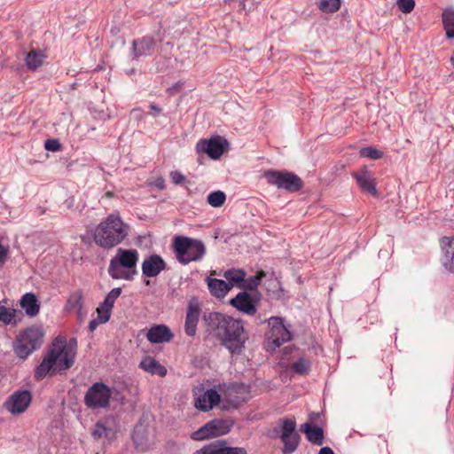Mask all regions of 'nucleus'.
<instances>
[{"instance_id":"20","label":"nucleus","mask_w":454,"mask_h":454,"mask_svg":"<svg viewBox=\"0 0 454 454\" xmlns=\"http://www.w3.org/2000/svg\"><path fill=\"white\" fill-rule=\"evenodd\" d=\"M230 304L243 314L253 316L256 313V306L247 292H240L230 301Z\"/></svg>"},{"instance_id":"44","label":"nucleus","mask_w":454,"mask_h":454,"mask_svg":"<svg viewBox=\"0 0 454 454\" xmlns=\"http://www.w3.org/2000/svg\"><path fill=\"white\" fill-rule=\"evenodd\" d=\"M170 178L175 184H181L185 180V176L179 171H172L170 173Z\"/></svg>"},{"instance_id":"19","label":"nucleus","mask_w":454,"mask_h":454,"mask_svg":"<svg viewBox=\"0 0 454 454\" xmlns=\"http://www.w3.org/2000/svg\"><path fill=\"white\" fill-rule=\"evenodd\" d=\"M121 294V288L115 287L106 294L103 302L100 303L97 309L100 323H106L109 320L114 304Z\"/></svg>"},{"instance_id":"49","label":"nucleus","mask_w":454,"mask_h":454,"mask_svg":"<svg viewBox=\"0 0 454 454\" xmlns=\"http://www.w3.org/2000/svg\"><path fill=\"white\" fill-rule=\"evenodd\" d=\"M150 108L154 112V114H159L161 112L160 107L153 104L150 105Z\"/></svg>"},{"instance_id":"27","label":"nucleus","mask_w":454,"mask_h":454,"mask_svg":"<svg viewBox=\"0 0 454 454\" xmlns=\"http://www.w3.org/2000/svg\"><path fill=\"white\" fill-rule=\"evenodd\" d=\"M301 431L306 434L309 442L317 445L323 444L324 431L320 427L311 423H305L301 427Z\"/></svg>"},{"instance_id":"6","label":"nucleus","mask_w":454,"mask_h":454,"mask_svg":"<svg viewBox=\"0 0 454 454\" xmlns=\"http://www.w3.org/2000/svg\"><path fill=\"white\" fill-rule=\"evenodd\" d=\"M44 333L42 327L31 326L20 333L14 341L15 354L22 359L39 348L43 343Z\"/></svg>"},{"instance_id":"35","label":"nucleus","mask_w":454,"mask_h":454,"mask_svg":"<svg viewBox=\"0 0 454 454\" xmlns=\"http://www.w3.org/2000/svg\"><path fill=\"white\" fill-rule=\"evenodd\" d=\"M340 5V0H318V7L323 12H335L339 10Z\"/></svg>"},{"instance_id":"2","label":"nucleus","mask_w":454,"mask_h":454,"mask_svg":"<svg viewBox=\"0 0 454 454\" xmlns=\"http://www.w3.org/2000/svg\"><path fill=\"white\" fill-rule=\"evenodd\" d=\"M73 342L75 344L74 340ZM74 355L75 352L71 343L67 345L63 338H56L47 355L36 367L35 378L43 380L50 372L55 373L69 369L74 364Z\"/></svg>"},{"instance_id":"43","label":"nucleus","mask_w":454,"mask_h":454,"mask_svg":"<svg viewBox=\"0 0 454 454\" xmlns=\"http://www.w3.org/2000/svg\"><path fill=\"white\" fill-rule=\"evenodd\" d=\"M44 147L47 151L57 152L60 149V144L57 139H47Z\"/></svg>"},{"instance_id":"39","label":"nucleus","mask_w":454,"mask_h":454,"mask_svg":"<svg viewBox=\"0 0 454 454\" xmlns=\"http://www.w3.org/2000/svg\"><path fill=\"white\" fill-rule=\"evenodd\" d=\"M360 156L364 158L378 160L383 156V153L372 146H367L360 150Z\"/></svg>"},{"instance_id":"11","label":"nucleus","mask_w":454,"mask_h":454,"mask_svg":"<svg viewBox=\"0 0 454 454\" xmlns=\"http://www.w3.org/2000/svg\"><path fill=\"white\" fill-rule=\"evenodd\" d=\"M296 422L292 419H286L282 422L281 428V441L284 444L282 452L283 454L294 453L299 446L300 435L295 431Z\"/></svg>"},{"instance_id":"34","label":"nucleus","mask_w":454,"mask_h":454,"mask_svg":"<svg viewBox=\"0 0 454 454\" xmlns=\"http://www.w3.org/2000/svg\"><path fill=\"white\" fill-rule=\"evenodd\" d=\"M225 200L226 195L222 191L210 192L207 198V203L214 207H219L223 206Z\"/></svg>"},{"instance_id":"51","label":"nucleus","mask_w":454,"mask_h":454,"mask_svg":"<svg viewBox=\"0 0 454 454\" xmlns=\"http://www.w3.org/2000/svg\"><path fill=\"white\" fill-rule=\"evenodd\" d=\"M450 62L454 66V53L452 54L451 58H450Z\"/></svg>"},{"instance_id":"37","label":"nucleus","mask_w":454,"mask_h":454,"mask_svg":"<svg viewBox=\"0 0 454 454\" xmlns=\"http://www.w3.org/2000/svg\"><path fill=\"white\" fill-rule=\"evenodd\" d=\"M264 273L261 272L255 276L249 277L247 278H245L241 285L242 289L246 290H254L260 285L262 278L264 277Z\"/></svg>"},{"instance_id":"48","label":"nucleus","mask_w":454,"mask_h":454,"mask_svg":"<svg viewBox=\"0 0 454 454\" xmlns=\"http://www.w3.org/2000/svg\"><path fill=\"white\" fill-rule=\"evenodd\" d=\"M318 454H334V452L333 451V450L330 448V447H323Z\"/></svg>"},{"instance_id":"30","label":"nucleus","mask_w":454,"mask_h":454,"mask_svg":"<svg viewBox=\"0 0 454 454\" xmlns=\"http://www.w3.org/2000/svg\"><path fill=\"white\" fill-rule=\"evenodd\" d=\"M246 272L243 270L239 269H231L226 270L223 273L224 278L227 280V284L231 286V289L233 286H238L241 288V285L245 280Z\"/></svg>"},{"instance_id":"50","label":"nucleus","mask_w":454,"mask_h":454,"mask_svg":"<svg viewBox=\"0 0 454 454\" xmlns=\"http://www.w3.org/2000/svg\"><path fill=\"white\" fill-rule=\"evenodd\" d=\"M156 185H157L160 189H163V188H164V180H163V179H159V180H157Z\"/></svg>"},{"instance_id":"18","label":"nucleus","mask_w":454,"mask_h":454,"mask_svg":"<svg viewBox=\"0 0 454 454\" xmlns=\"http://www.w3.org/2000/svg\"><path fill=\"white\" fill-rule=\"evenodd\" d=\"M141 268L144 276L153 278L166 269V262L160 255L153 254L145 258Z\"/></svg>"},{"instance_id":"42","label":"nucleus","mask_w":454,"mask_h":454,"mask_svg":"<svg viewBox=\"0 0 454 454\" xmlns=\"http://www.w3.org/2000/svg\"><path fill=\"white\" fill-rule=\"evenodd\" d=\"M219 454H247L243 448L226 447L219 442Z\"/></svg>"},{"instance_id":"5","label":"nucleus","mask_w":454,"mask_h":454,"mask_svg":"<svg viewBox=\"0 0 454 454\" xmlns=\"http://www.w3.org/2000/svg\"><path fill=\"white\" fill-rule=\"evenodd\" d=\"M173 248L177 261L183 265L201 261L207 251L205 244L200 239L185 236L175 237Z\"/></svg>"},{"instance_id":"28","label":"nucleus","mask_w":454,"mask_h":454,"mask_svg":"<svg viewBox=\"0 0 454 454\" xmlns=\"http://www.w3.org/2000/svg\"><path fill=\"white\" fill-rule=\"evenodd\" d=\"M210 294L216 298H223L231 290V286L224 280L217 278H207Z\"/></svg>"},{"instance_id":"15","label":"nucleus","mask_w":454,"mask_h":454,"mask_svg":"<svg viewBox=\"0 0 454 454\" xmlns=\"http://www.w3.org/2000/svg\"><path fill=\"white\" fill-rule=\"evenodd\" d=\"M223 395L233 408H238L250 398V387L244 383H233L224 389Z\"/></svg>"},{"instance_id":"40","label":"nucleus","mask_w":454,"mask_h":454,"mask_svg":"<svg viewBox=\"0 0 454 454\" xmlns=\"http://www.w3.org/2000/svg\"><path fill=\"white\" fill-rule=\"evenodd\" d=\"M193 454H219V442L207 444L194 451Z\"/></svg>"},{"instance_id":"17","label":"nucleus","mask_w":454,"mask_h":454,"mask_svg":"<svg viewBox=\"0 0 454 454\" xmlns=\"http://www.w3.org/2000/svg\"><path fill=\"white\" fill-rule=\"evenodd\" d=\"M194 398V406L201 411H208L212 410L220 402L221 396L215 389H207L201 394H196Z\"/></svg>"},{"instance_id":"22","label":"nucleus","mask_w":454,"mask_h":454,"mask_svg":"<svg viewBox=\"0 0 454 454\" xmlns=\"http://www.w3.org/2000/svg\"><path fill=\"white\" fill-rule=\"evenodd\" d=\"M173 337L172 331L166 325H154L146 333V338L152 344L168 343Z\"/></svg>"},{"instance_id":"24","label":"nucleus","mask_w":454,"mask_h":454,"mask_svg":"<svg viewBox=\"0 0 454 454\" xmlns=\"http://www.w3.org/2000/svg\"><path fill=\"white\" fill-rule=\"evenodd\" d=\"M155 48V41L153 38L145 36L132 43V50L135 59L139 57L151 56Z\"/></svg>"},{"instance_id":"4","label":"nucleus","mask_w":454,"mask_h":454,"mask_svg":"<svg viewBox=\"0 0 454 454\" xmlns=\"http://www.w3.org/2000/svg\"><path fill=\"white\" fill-rule=\"evenodd\" d=\"M138 258L137 250L119 248L110 260L108 274L113 279H133L137 274Z\"/></svg>"},{"instance_id":"8","label":"nucleus","mask_w":454,"mask_h":454,"mask_svg":"<svg viewBox=\"0 0 454 454\" xmlns=\"http://www.w3.org/2000/svg\"><path fill=\"white\" fill-rule=\"evenodd\" d=\"M270 331L267 333V350L275 351L282 344L291 340V333L279 317L268 319Z\"/></svg>"},{"instance_id":"29","label":"nucleus","mask_w":454,"mask_h":454,"mask_svg":"<svg viewBox=\"0 0 454 454\" xmlns=\"http://www.w3.org/2000/svg\"><path fill=\"white\" fill-rule=\"evenodd\" d=\"M355 178L359 185V187L365 192L372 194V196H377L378 192L376 189V185L374 180L372 179L367 171H363L362 173L354 174Z\"/></svg>"},{"instance_id":"41","label":"nucleus","mask_w":454,"mask_h":454,"mask_svg":"<svg viewBox=\"0 0 454 454\" xmlns=\"http://www.w3.org/2000/svg\"><path fill=\"white\" fill-rule=\"evenodd\" d=\"M397 5L403 13H410L415 6L414 0H397Z\"/></svg>"},{"instance_id":"21","label":"nucleus","mask_w":454,"mask_h":454,"mask_svg":"<svg viewBox=\"0 0 454 454\" xmlns=\"http://www.w3.org/2000/svg\"><path fill=\"white\" fill-rule=\"evenodd\" d=\"M83 304V293L78 289L69 294L65 305V310L67 312L75 310L78 320L82 321L87 316V310L84 309Z\"/></svg>"},{"instance_id":"26","label":"nucleus","mask_w":454,"mask_h":454,"mask_svg":"<svg viewBox=\"0 0 454 454\" xmlns=\"http://www.w3.org/2000/svg\"><path fill=\"white\" fill-rule=\"evenodd\" d=\"M139 367L152 375L164 377L167 374V368L160 364L156 359L151 356L145 357L139 364Z\"/></svg>"},{"instance_id":"14","label":"nucleus","mask_w":454,"mask_h":454,"mask_svg":"<svg viewBox=\"0 0 454 454\" xmlns=\"http://www.w3.org/2000/svg\"><path fill=\"white\" fill-rule=\"evenodd\" d=\"M201 314V305L196 297H192L187 305L184 333L186 335L192 337L196 334L197 325Z\"/></svg>"},{"instance_id":"12","label":"nucleus","mask_w":454,"mask_h":454,"mask_svg":"<svg viewBox=\"0 0 454 454\" xmlns=\"http://www.w3.org/2000/svg\"><path fill=\"white\" fill-rule=\"evenodd\" d=\"M228 141L221 137L209 139H200L196 145V152L199 154H207L211 159H219L228 147Z\"/></svg>"},{"instance_id":"1","label":"nucleus","mask_w":454,"mask_h":454,"mask_svg":"<svg viewBox=\"0 0 454 454\" xmlns=\"http://www.w3.org/2000/svg\"><path fill=\"white\" fill-rule=\"evenodd\" d=\"M208 322L222 344L231 354L241 353L247 340L241 320L213 312L208 315Z\"/></svg>"},{"instance_id":"10","label":"nucleus","mask_w":454,"mask_h":454,"mask_svg":"<svg viewBox=\"0 0 454 454\" xmlns=\"http://www.w3.org/2000/svg\"><path fill=\"white\" fill-rule=\"evenodd\" d=\"M231 419H212L191 435L192 440L202 441L211 437H218L228 434L233 427Z\"/></svg>"},{"instance_id":"23","label":"nucleus","mask_w":454,"mask_h":454,"mask_svg":"<svg viewBox=\"0 0 454 454\" xmlns=\"http://www.w3.org/2000/svg\"><path fill=\"white\" fill-rule=\"evenodd\" d=\"M442 251V264L444 269L454 274V237H443L440 240Z\"/></svg>"},{"instance_id":"3","label":"nucleus","mask_w":454,"mask_h":454,"mask_svg":"<svg viewBox=\"0 0 454 454\" xmlns=\"http://www.w3.org/2000/svg\"><path fill=\"white\" fill-rule=\"evenodd\" d=\"M129 226L119 215L111 214L95 229L93 239L99 247L110 249L121 244L128 236Z\"/></svg>"},{"instance_id":"38","label":"nucleus","mask_w":454,"mask_h":454,"mask_svg":"<svg viewBox=\"0 0 454 454\" xmlns=\"http://www.w3.org/2000/svg\"><path fill=\"white\" fill-rule=\"evenodd\" d=\"M16 310L4 306H0V322L5 325L12 323L14 320Z\"/></svg>"},{"instance_id":"32","label":"nucleus","mask_w":454,"mask_h":454,"mask_svg":"<svg viewBox=\"0 0 454 454\" xmlns=\"http://www.w3.org/2000/svg\"><path fill=\"white\" fill-rule=\"evenodd\" d=\"M442 22L448 38H454V9H446L442 12Z\"/></svg>"},{"instance_id":"36","label":"nucleus","mask_w":454,"mask_h":454,"mask_svg":"<svg viewBox=\"0 0 454 454\" xmlns=\"http://www.w3.org/2000/svg\"><path fill=\"white\" fill-rule=\"evenodd\" d=\"M311 363L309 359L304 357L299 358L292 365L294 372L297 374H307L310 370Z\"/></svg>"},{"instance_id":"46","label":"nucleus","mask_w":454,"mask_h":454,"mask_svg":"<svg viewBox=\"0 0 454 454\" xmlns=\"http://www.w3.org/2000/svg\"><path fill=\"white\" fill-rule=\"evenodd\" d=\"M99 324H101V323L99 322L98 317V319L90 320L89 323V330L90 332L95 331Z\"/></svg>"},{"instance_id":"9","label":"nucleus","mask_w":454,"mask_h":454,"mask_svg":"<svg viewBox=\"0 0 454 454\" xmlns=\"http://www.w3.org/2000/svg\"><path fill=\"white\" fill-rule=\"evenodd\" d=\"M112 394V390L107 385L96 382L85 393L84 403L90 409H106L110 404Z\"/></svg>"},{"instance_id":"13","label":"nucleus","mask_w":454,"mask_h":454,"mask_svg":"<svg viewBox=\"0 0 454 454\" xmlns=\"http://www.w3.org/2000/svg\"><path fill=\"white\" fill-rule=\"evenodd\" d=\"M32 395L28 390H18L12 394L4 403V407L12 414L23 413L29 406Z\"/></svg>"},{"instance_id":"47","label":"nucleus","mask_w":454,"mask_h":454,"mask_svg":"<svg viewBox=\"0 0 454 454\" xmlns=\"http://www.w3.org/2000/svg\"><path fill=\"white\" fill-rule=\"evenodd\" d=\"M234 4V7L238 9V11L245 10V3L244 0H231Z\"/></svg>"},{"instance_id":"33","label":"nucleus","mask_w":454,"mask_h":454,"mask_svg":"<svg viewBox=\"0 0 454 454\" xmlns=\"http://www.w3.org/2000/svg\"><path fill=\"white\" fill-rule=\"evenodd\" d=\"M91 434L95 440L99 439H111L114 436V430L110 427H106L103 422H98L92 432Z\"/></svg>"},{"instance_id":"31","label":"nucleus","mask_w":454,"mask_h":454,"mask_svg":"<svg viewBox=\"0 0 454 454\" xmlns=\"http://www.w3.org/2000/svg\"><path fill=\"white\" fill-rule=\"evenodd\" d=\"M45 59V55L40 50H32L29 51L25 59L26 65L27 68L31 70H35L37 67H41L43 60Z\"/></svg>"},{"instance_id":"45","label":"nucleus","mask_w":454,"mask_h":454,"mask_svg":"<svg viewBox=\"0 0 454 454\" xmlns=\"http://www.w3.org/2000/svg\"><path fill=\"white\" fill-rule=\"evenodd\" d=\"M8 253H9L8 247L3 246L0 243V266H2L4 263V262L6 261Z\"/></svg>"},{"instance_id":"25","label":"nucleus","mask_w":454,"mask_h":454,"mask_svg":"<svg viewBox=\"0 0 454 454\" xmlns=\"http://www.w3.org/2000/svg\"><path fill=\"white\" fill-rule=\"evenodd\" d=\"M20 305L29 317H35L39 313L40 304L33 293L25 294L20 299Z\"/></svg>"},{"instance_id":"16","label":"nucleus","mask_w":454,"mask_h":454,"mask_svg":"<svg viewBox=\"0 0 454 454\" xmlns=\"http://www.w3.org/2000/svg\"><path fill=\"white\" fill-rule=\"evenodd\" d=\"M132 439L137 450L140 451L148 450L154 443L153 431L143 424H137L132 434Z\"/></svg>"},{"instance_id":"7","label":"nucleus","mask_w":454,"mask_h":454,"mask_svg":"<svg viewBox=\"0 0 454 454\" xmlns=\"http://www.w3.org/2000/svg\"><path fill=\"white\" fill-rule=\"evenodd\" d=\"M263 177L269 184L287 192H295L302 187L301 179L292 172L270 169L263 173Z\"/></svg>"}]
</instances>
